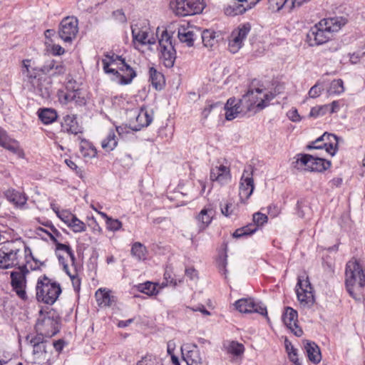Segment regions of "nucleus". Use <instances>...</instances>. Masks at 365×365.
Here are the masks:
<instances>
[{
	"mask_svg": "<svg viewBox=\"0 0 365 365\" xmlns=\"http://www.w3.org/2000/svg\"><path fill=\"white\" fill-rule=\"evenodd\" d=\"M168 284V282L166 283L163 282L162 285L160 287L158 283H153L152 282H146L143 284H140L138 285V290L142 293H144L148 296H154L158 294L160 289L167 286Z\"/></svg>",
	"mask_w": 365,
	"mask_h": 365,
	"instance_id": "31",
	"label": "nucleus"
},
{
	"mask_svg": "<svg viewBox=\"0 0 365 365\" xmlns=\"http://www.w3.org/2000/svg\"><path fill=\"white\" fill-rule=\"evenodd\" d=\"M178 36L182 43H185L187 46H192L196 38V35L193 31L190 29L181 27L178 29Z\"/></svg>",
	"mask_w": 365,
	"mask_h": 365,
	"instance_id": "35",
	"label": "nucleus"
},
{
	"mask_svg": "<svg viewBox=\"0 0 365 365\" xmlns=\"http://www.w3.org/2000/svg\"><path fill=\"white\" fill-rule=\"evenodd\" d=\"M0 146L14 154L20 155L21 153L19 143L16 140L10 138L7 134L4 138V140L0 143Z\"/></svg>",
	"mask_w": 365,
	"mask_h": 365,
	"instance_id": "40",
	"label": "nucleus"
},
{
	"mask_svg": "<svg viewBox=\"0 0 365 365\" xmlns=\"http://www.w3.org/2000/svg\"><path fill=\"white\" fill-rule=\"evenodd\" d=\"M4 196L8 201L17 207L23 206L27 201V197L24 192L14 188H9L4 192Z\"/></svg>",
	"mask_w": 365,
	"mask_h": 365,
	"instance_id": "30",
	"label": "nucleus"
},
{
	"mask_svg": "<svg viewBox=\"0 0 365 365\" xmlns=\"http://www.w3.org/2000/svg\"><path fill=\"white\" fill-rule=\"evenodd\" d=\"M38 116L42 123L46 125L52 123L58 117L56 110L52 108L39 109Z\"/></svg>",
	"mask_w": 365,
	"mask_h": 365,
	"instance_id": "36",
	"label": "nucleus"
},
{
	"mask_svg": "<svg viewBox=\"0 0 365 365\" xmlns=\"http://www.w3.org/2000/svg\"><path fill=\"white\" fill-rule=\"evenodd\" d=\"M78 32V21L74 16L63 18L58 26V36L66 43H71Z\"/></svg>",
	"mask_w": 365,
	"mask_h": 365,
	"instance_id": "13",
	"label": "nucleus"
},
{
	"mask_svg": "<svg viewBox=\"0 0 365 365\" xmlns=\"http://www.w3.org/2000/svg\"><path fill=\"white\" fill-rule=\"evenodd\" d=\"M216 210L212 205L205 206L196 217L200 230H203L212 222Z\"/></svg>",
	"mask_w": 365,
	"mask_h": 365,
	"instance_id": "27",
	"label": "nucleus"
},
{
	"mask_svg": "<svg viewBox=\"0 0 365 365\" xmlns=\"http://www.w3.org/2000/svg\"><path fill=\"white\" fill-rule=\"evenodd\" d=\"M118 145V140L115 131L110 130L106 138L101 142L102 148L108 152L113 150Z\"/></svg>",
	"mask_w": 365,
	"mask_h": 365,
	"instance_id": "39",
	"label": "nucleus"
},
{
	"mask_svg": "<svg viewBox=\"0 0 365 365\" xmlns=\"http://www.w3.org/2000/svg\"><path fill=\"white\" fill-rule=\"evenodd\" d=\"M28 273L29 270L26 265L19 266V271L11 273V284L13 290L15 291L20 299L24 301L28 298L25 290L26 284V275Z\"/></svg>",
	"mask_w": 365,
	"mask_h": 365,
	"instance_id": "16",
	"label": "nucleus"
},
{
	"mask_svg": "<svg viewBox=\"0 0 365 365\" xmlns=\"http://www.w3.org/2000/svg\"><path fill=\"white\" fill-rule=\"evenodd\" d=\"M269 6L272 9L279 11L283 7L292 9L294 8V1L292 0H269Z\"/></svg>",
	"mask_w": 365,
	"mask_h": 365,
	"instance_id": "45",
	"label": "nucleus"
},
{
	"mask_svg": "<svg viewBox=\"0 0 365 365\" xmlns=\"http://www.w3.org/2000/svg\"><path fill=\"white\" fill-rule=\"evenodd\" d=\"M61 130L69 134L78 135L83 132L82 127L77 122L75 115H67L61 122Z\"/></svg>",
	"mask_w": 365,
	"mask_h": 365,
	"instance_id": "28",
	"label": "nucleus"
},
{
	"mask_svg": "<svg viewBox=\"0 0 365 365\" xmlns=\"http://www.w3.org/2000/svg\"><path fill=\"white\" fill-rule=\"evenodd\" d=\"M26 339L33 346L34 364L51 365L52 351L51 349L48 350V340L41 335H28Z\"/></svg>",
	"mask_w": 365,
	"mask_h": 365,
	"instance_id": "7",
	"label": "nucleus"
},
{
	"mask_svg": "<svg viewBox=\"0 0 365 365\" xmlns=\"http://www.w3.org/2000/svg\"><path fill=\"white\" fill-rule=\"evenodd\" d=\"M103 68L106 73H111L120 76L122 84H128L136 76L135 71L126 62L122 56L113 53H106L102 59Z\"/></svg>",
	"mask_w": 365,
	"mask_h": 365,
	"instance_id": "4",
	"label": "nucleus"
},
{
	"mask_svg": "<svg viewBox=\"0 0 365 365\" xmlns=\"http://www.w3.org/2000/svg\"><path fill=\"white\" fill-rule=\"evenodd\" d=\"M223 346L228 354H231L235 356H240L242 355L245 351L244 345L236 341H225Z\"/></svg>",
	"mask_w": 365,
	"mask_h": 365,
	"instance_id": "34",
	"label": "nucleus"
},
{
	"mask_svg": "<svg viewBox=\"0 0 365 365\" xmlns=\"http://www.w3.org/2000/svg\"><path fill=\"white\" fill-rule=\"evenodd\" d=\"M287 116L293 122H298L301 120L297 109H292L287 113Z\"/></svg>",
	"mask_w": 365,
	"mask_h": 365,
	"instance_id": "62",
	"label": "nucleus"
},
{
	"mask_svg": "<svg viewBox=\"0 0 365 365\" xmlns=\"http://www.w3.org/2000/svg\"><path fill=\"white\" fill-rule=\"evenodd\" d=\"M220 105V103H210V102H207L202 112V115L203 118H207L209 116L211 111L212 110V109L217 108Z\"/></svg>",
	"mask_w": 365,
	"mask_h": 365,
	"instance_id": "58",
	"label": "nucleus"
},
{
	"mask_svg": "<svg viewBox=\"0 0 365 365\" xmlns=\"http://www.w3.org/2000/svg\"><path fill=\"white\" fill-rule=\"evenodd\" d=\"M225 118L227 120H232L240 114H246L247 110H244V108L240 103V99L237 101L235 98H230L227 100L225 106Z\"/></svg>",
	"mask_w": 365,
	"mask_h": 365,
	"instance_id": "26",
	"label": "nucleus"
},
{
	"mask_svg": "<svg viewBox=\"0 0 365 365\" xmlns=\"http://www.w3.org/2000/svg\"><path fill=\"white\" fill-rule=\"evenodd\" d=\"M267 216L261 212H257L253 215L254 225H250L241 228L237 229L232 234L233 237L240 238L251 235L257 230V227L263 225L267 222Z\"/></svg>",
	"mask_w": 365,
	"mask_h": 365,
	"instance_id": "21",
	"label": "nucleus"
},
{
	"mask_svg": "<svg viewBox=\"0 0 365 365\" xmlns=\"http://www.w3.org/2000/svg\"><path fill=\"white\" fill-rule=\"evenodd\" d=\"M345 284L347 292L356 300L365 294V274L356 261H349L346 265Z\"/></svg>",
	"mask_w": 365,
	"mask_h": 365,
	"instance_id": "3",
	"label": "nucleus"
},
{
	"mask_svg": "<svg viewBox=\"0 0 365 365\" xmlns=\"http://www.w3.org/2000/svg\"><path fill=\"white\" fill-rule=\"evenodd\" d=\"M23 249H24L25 255L29 252L35 262V266L30 267L32 270L38 269L40 266L44 265V262L38 261L32 256L31 249L26 247L22 241L16 240L8 241L0 248V269H8L19 265L22 257Z\"/></svg>",
	"mask_w": 365,
	"mask_h": 365,
	"instance_id": "1",
	"label": "nucleus"
},
{
	"mask_svg": "<svg viewBox=\"0 0 365 365\" xmlns=\"http://www.w3.org/2000/svg\"><path fill=\"white\" fill-rule=\"evenodd\" d=\"M81 153L85 158H93L97 155L96 148L87 141H84L81 145Z\"/></svg>",
	"mask_w": 365,
	"mask_h": 365,
	"instance_id": "47",
	"label": "nucleus"
},
{
	"mask_svg": "<svg viewBox=\"0 0 365 365\" xmlns=\"http://www.w3.org/2000/svg\"><path fill=\"white\" fill-rule=\"evenodd\" d=\"M346 20L342 17L324 19L311 27L307 34V41L310 46L324 44L329 41L333 33L340 30L345 25Z\"/></svg>",
	"mask_w": 365,
	"mask_h": 365,
	"instance_id": "2",
	"label": "nucleus"
},
{
	"mask_svg": "<svg viewBox=\"0 0 365 365\" xmlns=\"http://www.w3.org/2000/svg\"><path fill=\"white\" fill-rule=\"evenodd\" d=\"M36 297L38 302L52 305L61 293L60 284L51 282L46 275L38 278L36 286Z\"/></svg>",
	"mask_w": 365,
	"mask_h": 365,
	"instance_id": "6",
	"label": "nucleus"
},
{
	"mask_svg": "<svg viewBox=\"0 0 365 365\" xmlns=\"http://www.w3.org/2000/svg\"><path fill=\"white\" fill-rule=\"evenodd\" d=\"M255 5L256 2L254 1L249 2L248 0H245L243 1L235 0L232 4L225 7L224 12L227 16H235L243 14Z\"/></svg>",
	"mask_w": 365,
	"mask_h": 365,
	"instance_id": "23",
	"label": "nucleus"
},
{
	"mask_svg": "<svg viewBox=\"0 0 365 365\" xmlns=\"http://www.w3.org/2000/svg\"><path fill=\"white\" fill-rule=\"evenodd\" d=\"M171 7L176 15L186 16L201 13L205 4L203 0H175Z\"/></svg>",
	"mask_w": 365,
	"mask_h": 365,
	"instance_id": "11",
	"label": "nucleus"
},
{
	"mask_svg": "<svg viewBox=\"0 0 365 365\" xmlns=\"http://www.w3.org/2000/svg\"><path fill=\"white\" fill-rule=\"evenodd\" d=\"M153 120V117L145 110L141 109L138 116L136 121L138 123V127L133 128V130H140L142 128L148 126Z\"/></svg>",
	"mask_w": 365,
	"mask_h": 365,
	"instance_id": "38",
	"label": "nucleus"
},
{
	"mask_svg": "<svg viewBox=\"0 0 365 365\" xmlns=\"http://www.w3.org/2000/svg\"><path fill=\"white\" fill-rule=\"evenodd\" d=\"M296 287L297 299L300 303L304 306H312L314 302V297L308 277L302 279L299 277Z\"/></svg>",
	"mask_w": 365,
	"mask_h": 365,
	"instance_id": "17",
	"label": "nucleus"
},
{
	"mask_svg": "<svg viewBox=\"0 0 365 365\" xmlns=\"http://www.w3.org/2000/svg\"><path fill=\"white\" fill-rule=\"evenodd\" d=\"M73 232H82L86 229V224L80 220L76 215L71 220V222L68 225Z\"/></svg>",
	"mask_w": 365,
	"mask_h": 365,
	"instance_id": "49",
	"label": "nucleus"
},
{
	"mask_svg": "<svg viewBox=\"0 0 365 365\" xmlns=\"http://www.w3.org/2000/svg\"><path fill=\"white\" fill-rule=\"evenodd\" d=\"M251 30L249 23L240 24L234 29L228 40V49L232 53H236L244 45V41Z\"/></svg>",
	"mask_w": 365,
	"mask_h": 365,
	"instance_id": "14",
	"label": "nucleus"
},
{
	"mask_svg": "<svg viewBox=\"0 0 365 365\" xmlns=\"http://www.w3.org/2000/svg\"><path fill=\"white\" fill-rule=\"evenodd\" d=\"M259 313L262 315L267 316V311L266 307L262 304L254 302L253 312Z\"/></svg>",
	"mask_w": 365,
	"mask_h": 365,
	"instance_id": "61",
	"label": "nucleus"
},
{
	"mask_svg": "<svg viewBox=\"0 0 365 365\" xmlns=\"http://www.w3.org/2000/svg\"><path fill=\"white\" fill-rule=\"evenodd\" d=\"M303 345L309 360L314 364L319 363L322 360V354L319 346L309 340H304Z\"/></svg>",
	"mask_w": 365,
	"mask_h": 365,
	"instance_id": "29",
	"label": "nucleus"
},
{
	"mask_svg": "<svg viewBox=\"0 0 365 365\" xmlns=\"http://www.w3.org/2000/svg\"><path fill=\"white\" fill-rule=\"evenodd\" d=\"M160 58L164 66L172 68L176 59V51L172 41V36L167 30H164L158 39Z\"/></svg>",
	"mask_w": 365,
	"mask_h": 365,
	"instance_id": "10",
	"label": "nucleus"
},
{
	"mask_svg": "<svg viewBox=\"0 0 365 365\" xmlns=\"http://www.w3.org/2000/svg\"><path fill=\"white\" fill-rule=\"evenodd\" d=\"M66 164L69 167L71 170H74L78 176H79L81 178H83V172L82 170L78 167V165L71 159H66L65 160Z\"/></svg>",
	"mask_w": 365,
	"mask_h": 365,
	"instance_id": "59",
	"label": "nucleus"
},
{
	"mask_svg": "<svg viewBox=\"0 0 365 365\" xmlns=\"http://www.w3.org/2000/svg\"><path fill=\"white\" fill-rule=\"evenodd\" d=\"M106 227L108 230L116 232L120 230L122 228V222L118 219H113L110 217L108 219V222H106Z\"/></svg>",
	"mask_w": 365,
	"mask_h": 365,
	"instance_id": "52",
	"label": "nucleus"
},
{
	"mask_svg": "<svg viewBox=\"0 0 365 365\" xmlns=\"http://www.w3.org/2000/svg\"><path fill=\"white\" fill-rule=\"evenodd\" d=\"M339 138L332 133H324L322 136L307 145L308 149H323L334 156L338 150Z\"/></svg>",
	"mask_w": 365,
	"mask_h": 365,
	"instance_id": "15",
	"label": "nucleus"
},
{
	"mask_svg": "<svg viewBox=\"0 0 365 365\" xmlns=\"http://www.w3.org/2000/svg\"><path fill=\"white\" fill-rule=\"evenodd\" d=\"M271 92H266L261 88L249 89L240 99V103L244 110L257 111L261 110L269 106V102L274 98Z\"/></svg>",
	"mask_w": 365,
	"mask_h": 365,
	"instance_id": "5",
	"label": "nucleus"
},
{
	"mask_svg": "<svg viewBox=\"0 0 365 365\" xmlns=\"http://www.w3.org/2000/svg\"><path fill=\"white\" fill-rule=\"evenodd\" d=\"M149 27L146 21L136 23L131 26L132 36L133 41L138 42L141 45H153L155 43V38L149 36Z\"/></svg>",
	"mask_w": 365,
	"mask_h": 365,
	"instance_id": "18",
	"label": "nucleus"
},
{
	"mask_svg": "<svg viewBox=\"0 0 365 365\" xmlns=\"http://www.w3.org/2000/svg\"><path fill=\"white\" fill-rule=\"evenodd\" d=\"M254 302L252 299H240L235 302V306L236 309L242 313H252Z\"/></svg>",
	"mask_w": 365,
	"mask_h": 365,
	"instance_id": "41",
	"label": "nucleus"
},
{
	"mask_svg": "<svg viewBox=\"0 0 365 365\" xmlns=\"http://www.w3.org/2000/svg\"><path fill=\"white\" fill-rule=\"evenodd\" d=\"M292 162L293 167L297 170L311 172H323L331 166V162L309 154H298Z\"/></svg>",
	"mask_w": 365,
	"mask_h": 365,
	"instance_id": "8",
	"label": "nucleus"
},
{
	"mask_svg": "<svg viewBox=\"0 0 365 365\" xmlns=\"http://www.w3.org/2000/svg\"><path fill=\"white\" fill-rule=\"evenodd\" d=\"M37 74L41 72L49 77H55L63 75L66 71L64 63L60 60L48 59L41 68H35Z\"/></svg>",
	"mask_w": 365,
	"mask_h": 365,
	"instance_id": "20",
	"label": "nucleus"
},
{
	"mask_svg": "<svg viewBox=\"0 0 365 365\" xmlns=\"http://www.w3.org/2000/svg\"><path fill=\"white\" fill-rule=\"evenodd\" d=\"M321 93H322V88L319 86L318 84H315L310 88L308 94L310 98H315L319 96Z\"/></svg>",
	"mask_w": 365,
	"mask_h": 365,
	"instance_id": "60",
	"label": "nucleus"
},
{
	"mask_svg": "<svg viewBox=\"0 0 365 365\" xmlns=\"http://www.w3.org/2000/svg\"><path fill=\"white\" fill-rule=\"evenodd\" d=\"M130 254L138 261L145 260L147 258L148 250L141 242H136L132 245Z\"/></svg>",
	"mask_w": 365,
	"mask_h": 365,
	"instance_id": "37",
	"label": "nucleus"
},
{
	"mask_svg": "<svg viewBox=\"0 0 365 365\" xmlns=\"http://www.w3.org/2000/svg\"><path fill=\"white\" fill-rule=\"evenodd\" d=\"M136 365H163V362L162 359L156 356L146 354L136 363Z\"/></svg>",
	"mask_w": 365,
	"mask_h": 365,
	"instance_id": "46",
	"label": "nucleus"
},
{
	"mask_svg": "<svg viewBox=\"0 0 365 365\" xmlns=\"http://www.w3.org/2000/svg\"><path fill=\"white\" fill-rule=\"evenodd\" d=\"M75 216L69 211L66 210H61L58 215V217L60 218L67 226L71 222V220Z\"/></svg>",
	"mask_w": 365,
	"mask_h": 365,
	"instance_id": "54",
	"label": "nucleus"
},
{
	"mask_svg": "<svg viewBox=\"0 0 365 365\" xmlns=\"http://www.w3.org/2000/svg\"><path fill=\"white\" fill-rule=\"evenodd\" d=\"M219 36L220 35L217 32L209 29L204 30L201 34L204 46L210 49H213L217 46Z\"/></svg>",
	"mask_w": 365,
	"mask_h": 365,
	"instance_id": "32",
	"label": "nucleus"
},
{
	"mask_svg": "<svg viewBox=\"0 0 365 365\" xmlns=\"http://www.w3.org/2000/svg\"><path fill=\"white\" fill-rule=\"evenodd\" d=\"M210 179L212 182H217L220 185L229 183L231 180L230 168L223 165L212 168L210 173Z\"/></svg>",
	"mask_w": 365,
	"mask_h": 365,
	"instance_id": "25",
	"label": "nucleus"
},
{
	"mask_svg": "<svg viewBox=\"0 0 365 365\" xmlns=\"http://www.w3.org/2000/svg\"><path fill=\"white\" fill-rule=\"evenodd\" d=\"M56 245V254L58 253L59 251L65 252L68 256L70 257L72 264H74L76 257L75 255L71 249V247L68 245H65L59 242L58 241L55 243Z\"/></svg>",
	"mask_w": 365,
	"mask_h": 365,
	"instance_id": "50",
	"label": "nucleus"
},
{
	"mask_svg": "<svg viewBox=\"0 0 365 365\" xmlns=\"http://www.w3.org/2000/svg\"><path fill=\"white\" fill-rule=\"evenodd\" d=\"M46 234L48 235L54 244L58 241V239L62 237L61 233L55 227L54 225H51V229L49 231H46Z\"/></svg>",
	"mask_w": 365,
	"mask_h": 365,
	"instance_id": "53",
	"label": "nucleus"
},
{
	"mask_svg": "<svg viewBox=\"0 0 365 365\" xmlns=\"http://www.w3.org/2000/svg\"><path fill=\"white\" fill-rule=\"evenodd\" d=\"M81 94V91L78 89L68 91L63 95V98L66 103L73 101L78 105H82L85 103V99Z\"/></svg>",
	"mask_w": 365,
	"mask_h": 365,
	"instance_id": "42",
	"label": "nucleus"
},
{
	"mask_svg": "<svg viewBox=\"0 0 365 365\" xmlns=\"http://www.w3.org/2000/svg\"><path fill=\"white\" fill-rule=\"evenodd\" d=\"M149 81L152 86L158 91L162 90L165 83L163 74L154 67H150L149 69Z\"/></svg>",
	"mask_w": 365,
	"mask_h": 365,
	"instance_id": "33",
	"label": "nucleus"
},
{
	"mask_svg": "<svg viewBox=\"0 0 365 365\" xmlns=\"http://www.w3.org/2000/svg\"><path fill=\"white\" fill-rule=\"evenodd\" d=\"M329 113V107L328 106L322 105V106H318L312 108L309 116L313 118H318L319 116L324 115L325 114Z\"/></svg>",
	"mask_w": 365,
	"mask_h": 365,
	"instance_id": "51",
	"label": "nucleus"
},
{
	"mask_svg": "<svg viewBox=\"0 0 365 365\" xmlns=\"http://www.w3.org/2000/svg\"><path fill=\"white\" fill-rule=\"evenodd\" d=\"M221 212L225 217H230L233 214L232 204L226 202L224 205L220 204Z\"/></svg>",
	"mask_w": 365,
	"mask_h": 365,
	"instance_id": "56",
	"label": "nucleus"
},
{
	"mask_svg": "<svg viewBox=\"0 0 365 365\" xmlns=\"http://www.w3.org/2000/svg\"><path fill=\"white\" fill-rule=\"evenodd\" d=\"M70 279L71 280L74 291L76 293H78L81 289V279L78 277V274L76 272L73 273V274L72 276H71Z\"/></svg>",
	"mask_w": 365,
	"mask_h": 365,
	"instance_id": "57",
	"label": "nucleus"
},
{
	"mask_svg": "<svg viewBox=\"0 0 365 365\" xmlns=\"http://www.w3.org/2000/svg\"><path fill=\"white\" fill-rule=\"evenodd\" d=\"M197 183L201 187V190H200V191L198 193H195L193 192H190L189 193L188 192L184 193V192H182L181 193L182 195H190V198H192V199H195V198L198 197L200 195H202V194L205 191L206 183L203 180H198Z\"/></svg>",
	"mask_w": 365,
	"mask_h": 365,
	"instance_id": "55",
	"label": "nucleus"
},
{
	"mask_svg": "<svg viewBox=\"0 0 365 365\" xmlns=\"http://www.w3.org/2000/svg\"><path fill=\"white\" fill-rule=\"evenodd\" d=\"M39 317L36 324V335H41L44 339L51 338L58 332V317L54 312L50 311L43 314L39 312Z\"/></svg>",
	"mask_w": 365,
	"mask_h": 365,
	"instance_id": "9",
	"label": "nucleus"
},
{
	"mask_svg": "<svg viewBox=\"0 0 365 365\" xmlns=\"http://www.w3.org/2000/svg\"><path fill=\"white\" fill-rule=\"evenodd\" d=\"M344 91V83L341 79H336L331 81L328 89L329 95H338Z\"/></svg>",
	"mask_w": 365,
	"mask_h": 365,
	"instance_id": "48",
	"label": "nucleus"
},
{
	"mask_svg": "<svg viewBox=\"0 0 365 365\" xmlns=\"http://www.w3.org/2000/svg\"><path fill=\"white\" fill-rule=\"evenodd\" d=\"M52 53L56 56H60L64 53L65 50L58 44H53L51 48Z\"/></svg>",
	"mask_w": 365,
	"mask_h": 365,
	"instance_id": "64",
	"label": "nucleus"
},
{
	"mask_svg": "<svg viewBox=\"0 0 365 365\" xmlns=\"http://www.w3.org/2000/svg\"><path fill=\"white\" fill-rule=\"evenodd\" d=\"M252 172L244 170L240 182L239 196L241 202L245 203L251 196L255 189L254 180Z\"/></svg>",
	"mask_w": 365,
	"mask_h": 365,
	"instance_id": "22",
	"label": "nucleus"
},
{
	"mask_svg": "<svg viewBox=\"0 0 365 365\" xmlns=\"http://www.w3.org/2000/svg\"><path fill=\"white\" fill-rule=\"evenodd\" d=\"M297 312L291 307H287L282 320L286 327L289 329L295 336H301L303 331L297 325Z\"/></svg>",
	"mask_w": 365,
	"mask_h": 365,
	"instance_id": "24",
	"label": "nucleus"
},
{
	"mask_svg": "<svg viewBox=\"0 0 365 365\" xmlns=\"http://www.w3.org/2000/svg\"><path fill=\"white\" fill-rule=\"evenodd\" d=\"M329 107V113H334L339 111L340 108V102L339 101H334L330 104H326Z\"/></svg>",
	"mask_w": 365,
	"mask_h": 365,
	"instance_id": "63",
	"label": "nucleus"
},
{
	"mask_svg": "<svg viewBox=\"0 0 365 365\" xmlns=\"http://www.w3.org/2000/svg\"><path fill=\"white\" fill-rule=\"evenodd\" d=\"M36 71V68L31 69V60L23 61L22 73L27 77L29 82L34 87V91L43 98H48L51 96L50 88L42 85L40 79L36 78L37 72Z\"/></svg>",
	"mask_w": 365,
	"mask_h": 365,
	"instance_id": "12",
	"label": "nucleus"
},
{
	"mask_svg": "<svg viewBox=\"0 0 365 365\" xmlns=\"http://www.w3.org/2000/svg\"><path fill=\"white\" fill-rule=\"evenodd\" d=\"M96 300L100 306H110L112 304L113 297L110 296V292L106 289H99L96 292Z\"/></svg>",
	"mask_w": 365,
	"mask_h": 365,
	"instance_id": "43",
	"label": "nucleus"
},
{
	"mask_svg": "<svg viewBox=\"0 0 365 365\" xmlns=\"http://www.w3.org/2000/svg\"><path fill=\"white\" fill-rule=\"evenodd\" d=\"M284 346L289 360L296 365H301L298 359L297 349L294 347L292 342L287 339L284 340Z\"/></svg>",
	"mask_w": 365,
	"mask_h": 365,
	"instance_id": "44",
	"label": "nucleus"
},
{
	"mask_svg": "<svg viewBox=\"0 0 365 365\" xmlns=\"http://www.w3.org/2000/svg\"><path fill=\"white\" fill-rule=\"evenodd\" d=\"M182 359L187 365H202V357L195 344H184L180 347Z\"/></svg>",
	"mask_w": 365,
	"mask_h": 365,
	"instance_id": "19",
	"label": "nucleus"
}]
</instances>
